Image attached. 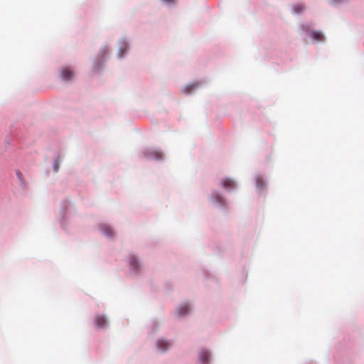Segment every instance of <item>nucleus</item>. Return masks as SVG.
<instances>
[{"label":"nucleus","mask_w":364,"mask_h":364,"mask_svg":"<svg viewBox=\"0 0 364 364\" xmlns=\"http://www.w3.org/2000/svg\"><path fill=\"white\" fill-rule=\"evenodd\" d=\"M255 186L258 192L262 193L267 191V183L265 178L262 175H258L255 178Z\"/></svg>","instance_id":"obj_1"},{"label":"nucleus","mask_w":364,"mask_h":364,"mask_svg":"<svg viewBox=\"0 0 364 364\" xmlns=\"http://www.w3.org/2000/svg\"><path fill=\"white\" fill-rule=\"evenodd\" d=\"M221 185L225 189L228 191H232L237 186L235 181L230 178H223L221 181Z\"/></svg>","instance_id":"obj_2"},{"label":"nucleus","mask_w":364,"mask_h":364,"mask_svg":"<svg viewBox=\"0 0 364 364\" xmlns=\"http://www.w3.org/2000/svg\"><path fill=\"white\" fill-rule=\"evenodd\" d=\"M95 324L99 328H104L107 324V320L104 316H97L95 318Z\"/></svg>","instance_id":"obj_3"},{"label":"nucleus","mask_w":364,"mask_h":364,"mask_svg":"<svg viewBox=\"0 0 364 364\" xmlns=\"http://www.w3.org/2000/svg\"><path fill=\"white\" fill-rule=\"evenodd\" d=\"M171 346V343L167 341L159 340L157 341V347L162 352L166 351Z\"/></svg>","instance_id":"obj_4"},{"label":"nucleus","mask_w":364,"mask_h":364,"mask_svg":"<svg viewBox=\"0 0 364 364\" xmlns=\"http://www.w3.org/2000/svg\"><path fill=\"white\" fill-rule=\"evenodd\" d=\"M61 75L63 80H69L73 77V73L68 68H64L61 72Z\"/></svg>","instance_id":"obj_5"},{"label":"nucleus","mask_w":364,"mask_h":364,"mask_svg":"<svg viewBox=\"0 0 364 364\" xmlns=\"http://www.w3.org/2000/svg\"><path fill=\"white\" fill-rule=\"evenodd\" d=\"M101 229L104 234L107 237L112 236L114 235L113 230L108 225H103L101 226Z\"/></svg>","instance_id":"obj_6"},{"label":"nucleus","mask_w":364,"mask_h":364,"mask_svg":"<svg viewBox=\"0 0 364 364\" xmlns=\"http://www.w3.org/2000/svg\"><path fill=\"white\" fill-rule=\"evenodd\" d=\"M190 311V307L188 304H183L178 309V314L181 316H184L188 314Z\"/></svg>","instance_id":"obj_7"},{"label":"nucleus","mask_w":364,"mask_h":364,"mask_svg":"<svg viewBox=\"0 0 364 364\" xmlns=\"http://www.w3.org/2000/svg\"><path fill=\"white\" fill-rule=\"evenodd\" d=\"M210 354L207 350H203L200 353V360L203 364H207Z\"/></svg>","instance_id":"obj_8"},{"label":"nucleus","mask_w":364,"mask_h":364,"mask_svg":"<svg viewBox=\"0 0 364 364\" xmlns=\"http://www.w3.org/2000/svg\"><path fill=\"white\" fill-rule=\"evenodd\" d=\"M311 36L314 39L318 41H321L324 38L323 35L319 31H313L311 33Z\"/></svg>","instance_id":"obj_9"},{"label":"nucleus","mask_w":364,"mask_h":364,"mask_svg":"<svg viewBox=\"0 0 364 364\" xmlns=\"http://www.w3.org/2000/svg\"><path fill=\"white\" fill-rule=\"evenodd\" d=\"M129 264H130L131 267L133 269H136V267H138V261L134 257H130V259H129Z\"/></svg>","instance_id":"obj_10"},{"label":"nucleus","mask_w":364,"mask_h":364,"mask_svg":"<svg viewBox=\"0 0 364 364\" xmlns=\"http://www.w3.org/2000/svg\"><path fill=\"white\" fill-rule=\"evenodd\" d=\"M294 9L296 13L299 14L304 10V6L301 5H297L294 7Z\"/></svg>","instance_id":"obj_11"},{"label":"nucleus","mask_w":364,"mask_h":364,"mask_svg":"<svg viewBox=\"0 0 364 364\" xmlns=\"http://www.w3.org/2000/svg\"><path fill=\"white\" fill-rule=\"evenodd\" d=\"M16 176L18 178V180L21 181H23V176L22 174V173L20 171H16Z\"/></svg>","instance_id":"obj_12"},{"label":"nucleus","mask_w":364,"mask_h":364,"mask_svg":"<svg viewBox=\"0 0 364 364\" xmlns=\"http://www.w3.org/2000/svg\"><path fill=\"white\" fill-rule=\"evenodd\" d=\"M166 4H172L175 2V0H162Z\"/></svg>","instance_id":"obj_13"},{"label":"nucleus","mask_w":364,"mask_h":364,"mask_svg":"<svg viewBox=\"0 0 364 364\" xmlns=\"http://www.w3.org/2000/svg\"><path fill=\"white\" fill-rule=\"evenodd\" d=\"M218 201L220 203H224L223 198L220 196H218Z\"/></svg>","instance_id":"obj_14"},{"label":"nucleus","mask_w":364,"mask_h":364,"mask_svg":"<svg viewBox=\"0 0 364 364\" xmlns=\"http://www.w3.org/2000/svg\"><path fill=\"white\" fill-rule=\"evenodd\" d=\"M54 166H55V171H58V168H59V166L57 164V162L55 163Z\"/></svg>","instance_id":"obj_15"}]
</instances>
